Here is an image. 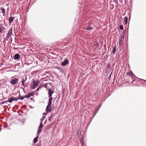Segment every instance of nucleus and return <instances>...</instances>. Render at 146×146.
<instances>
[{
  "label": "nucleus",
  "instance_id": "12",
  "mask_svg": "<svg viewBox=\"0 0 146 146\" xmlns=\"http://www.w3.org/2000/svg\"><path fill=\"white\" fill-rule=\"evenodd\" d=\"M52 97H50L48 100V106H50L52 104Z\"/></svg>",
  "mask_w": 146,
  "mask_h": 146
},
{
  "label": "nucleus",
  "instance_id": "32",
  "mask_svg": "<svg viewBox=\"0 0 146 146\" xmlns=\"http://www.w3.org/2000/svg\"><path fill=\"white\" fill-rule=\"evenodd\" d=\"M95 46L96 47H98V44L97 42H96V43H95Z\"/></svg>",
  "mask_w": 146,
  "mask_h": 146
},
{
  "label": "nucleus",
  "instance_id": "40",
  "mask_svg": "<svg viewBox=\"0 0 146 146\" xmlns=\"http://www.w3.org/2000/svg\"><path fill=\"white\" fill-rule=\"evenodd\" d=\"M30 99L31 100H33V98H31Z\"/></svg>",
  "mask_w": 146,
  "mask_h": 146
},
{
  "label": "nucleus",
  "instance_id": "35",
  "mask_svg": "<svg viewBox=\"0 0 146 146\" xmlns=\"http://www.w3.org/2000/svg\"><path fill=\"white\" fill-rule=\"evenodd\" d=\"M128 80V82L129 83H130L129 81H132V79H130L129 78V79Z\"/></svg>",
  "mask_w": 146,
  "mask_h": 146
},
{
  "label": "nucleus",
  "instance_id": "16",
  "mask_svg": "<svg viewBox=\"0 0 146 146\" xmlns=\"http://www.w3.org/2000/svg\"><path fill=\"white\" fill-rule=\"evenodd\" d=\"M31 94H29V93L28 94H26L25 96V98H30L31 96H32V95Z\"/></svg>",
  "mask_w": 146,
  "mask_h": 146
},
{
  "label": "nucleus",
  "instance_id": "46",
  "mask_svg": "<svg viewBox=\"0 0 146 146\" xmlns=\"http://www.w3.org/2000/svg\"><path fill=\"white\" fill-rule=\"evenodd\" d=\"M46 121H45V122H44V123L45 124V123H46Z\"/></svg>",
  "mask_w": 146,
  "mask_h": 146
},
{
  "label": "nucleus",
  "instance_id": "10",
  "mask_svg": "<svg viewBox=\"0 0 146 146\" xmlns=\"http://www.w3.org/2000/svg\"><path fill=\"white\" fill-rule=\"evenodd\" d=\"M68 60L66 59L64 60V61L61 63V65L63 66H65L68 63Z\"/></svg>",
  "mask_w": 146,
  "mask_h": 146
},
{
  "label": "nucleus",
  "instance_id": "31",
  "mask_svg": "<svg viewBox=\"0 0 146 146\" xmlns=\"http://www.w3.org/2000/svg\"><path fill=\"white\" fill-rule=\"evenodd\" d=\"M76 133L77 134H79V133H81V131L79 129H78L76 132Z\"/></svg>",
  "mask_w": 146,
  "mask_h": 146
},
{
  "label": "nucleus",
  "instance_id": "3",
  "mask_svg": "<svg viewBox=\"0 0 146 146\" xmlns=\"http://www.w3.org/2000/svg\"><path fill=\"white\" fill-rule=\"evenodd\" d=\"M133 74L132 72L127 73V77H129V78L130 79H132V81H130V82H133L134 81H135V78H134L133 77Z\"/></svg>",
  "mask_w": 146,
  "mask_h": 146
},
{
  "label": "nucleus",
  "instance_id": "42",
  "mask_svg": "<svg viewBox=\"0 0 146 146\" xmlns=\"http://www.w3.org/2000/svg\"><path fill=\"white\" fill-rule=\"evenodd\" d=\"M141 80L142 81H145V82H146V80H143V79H141Z\"/></svg>",
  "mask_w": 146,
  "mask_h": 146
},
{
  "label": "nucleus",
  "instance_id": "11",
  "mask_svg": "<svg viewBox=\"0 0 146 146\" xmlns=\"http://www.w3.org/2000/svg\"><path fill=\"white\" fill-rule=\"evenodd\" d=\"M99 110V108H96V109H95V111H94V112H93V115L92 116V119H93V118H94V117L95 116V115H96V113H97V112ZM92 120H91V121L89 123H90L91 122Z\"/></svg>",
  "mask_w": 146,
  "mask_h": 146
},
{
  "label": "nucleus",
  "instance_id": "41",
  "mask_svg": "<svg viewBox=\"0 0 146 146\" xmlns=\"http://www.w3.org/2000/svg\"><path fill=\"white\" fill-rule=\"evenodd\" d=\"M5 103L6 104H7V103L8 102V100L7 101H5Z\"/></svg>",
  "mask_w": 146,
  "mask_h": 146
},
{
  "label": "nucleus",
  "instance_id": "26",
  "mask_svg": "<svg viewBox=\"0 0 146 146\" xmlns=\"http://www.w3.org/2000/svg\"><path fill=\"white\" fill-rule=\"evenodd\" d=\"M42 88V86H40L39 87H38L37 89H36V91H35V92H38V90L41 88Z\"/></svg>",
  "mask_w": 146,
  "mask_h": 146
},
{
  "label": "nucleus",
  "instance_id": "23",
  "mask_svg": "<svg viewBox=\"0 0 146 146\" xmlns=\"http://www.w3.org/2000/svg\"><path fill=\"white\" fill-rule=\"evenodd\" d=\"M45 117L46 116H42L41 118L40 119V122H42V121L44 120Z\"/></svg>",
  "mask_w": 146,
  "mask_h": 146
},
{
  "label": "nucleus",
  "instance_id": "9",
  "mask_svg": "<svg viewBox=\"0 0 146 146\" xmlns=\"http://www.w3.org/2000/svg\"><path fill=\"white\" fill-rule=\"evenodd\" d=\"M124 40V35H122L120 38L119 40V45H122V42Z\"/></svg>",
  "mask_w": 146,
  "mask_h": 146
},
{
  "label": "nucleus",
  "instance_id": "6",
  "mask_svg": "<svg viewBox=\"0 0 146 146\" xmlns=\"http://www.w3.org/2000/svg\"><path fill=\"white\" fill-rule=\"evenodd\" d=\"M5 28L3 26V24H0V33L2 34L5 32Z\"/></svg>",
  "mask_w": 146,
  "mask_h": 146
},
{
  "label": "nucleus",
  "instance_id": "28",
  "mask_svg": "<svg viewBox=\"0 0 146 146\" xmlns=\"http://www.w3.org/2000/svg\"><path fill=\"white\" fill-rule=\"evenodd\" d=\"M57 69H58L59 70H60V71H62V69L61 68H60V67H58L57 68Z\"/></svg>",
  "mask_w": 146,
  "mask_h": 146
},
{
  "label": "nucleus",
  "instance_id": "18",
  "mask_svg": "<svg viewBox=\"0 0 146 146\" xmlns=\"http://www.w3.org/2000/svg\"><path fill=\"white\" fill-rule=\"evenodd\" d=\"M38 137V136H37L34 139L33 141V142L34 143H36L37 141Z\"/></svg>",
  "mask_w": 146,
  "mask_h": 146
},
{
  "label": "nucleus",
  "instance_id": "36",
  "mask_svg": "<svg viewBox=\"0 0 146 146\" xmlns=\"http://www.w3.org/2000/svg\"><path fill=\"white\" fill-rule=\"evenodd\" d=\"M5 103V102H2L1 103H0V105L1 104H3Z\"/></svg>",
  "mask_w": 146,
  "mask_h": 146
},
{
  "label": "nucleus",
  "instance_id": "47",
  "mask_svg": "<svg viewBox=\"0 0 146 146\" xmlns=\"http://www.w3.org/2000/svg\"><path fill=\"white\" fill-rule=\"evenodd\" d=\"M14 45L15 44L13 43V45Z\"/></svg>",
  "mask_w": 146,
  "mask_h": 146
},
{
  "label": "nucleus",
  "instance_id": "4",
  "mask_svg": "<svg viewBox=\"0 0 146 146\" xmlns=\"http://www.w3.org/2000/svg\"><path fill=\"white\" fill-rule=\"evenodd\" d=\"M18 99L19 98H18L12 97L8 99V101L9 102L11 103L14 101H17L18 100Z\"/></svg>",
  "mask_w": 146,
  "mask_h": 146
},
{
  "label": "nucleus",
  "instance_id": "37",
  "mask_svg": "<svg viewBox=\"0 0 146 146\" xmlns=\"http://www.w3.org/2000/svg\"><path fill=\"white\" fill-rule=\"evenodd\" d=\"M36 146H41L40 145V144H39V143H38L36 145Z\"/></svg>",
  "mask_w": 146,
  "mask_h": 146
},
{
  "label": "nucleus",
  "instance_id": "33",
  "mask_svg": "<svg viewBox=\"0 0 146 146\" xmlns=\"http://www.w3.org/2000/svg\"><path fill=\"white\" fill-rule=\"evenodd\" d=\"M18 49H19V48L15 47V46H13V49L14 50H17Z\"/></svg>",
  "mask_w": 146,
  "mask_h": 146
},
{
  "label": "nucleus",
  "instance_id": "24",
  "mask_svg": "<svg viewBox=\"0 0 146 146\" xmlns=\"http://www.w3.org/2000/svg\"><path fill=\"white\" fill-rule=\"evenodd\" d=\"M25 80H24V79H23L22 80V84L23 86H24V85H25L24 83H25Z\"/></svg>",
  "mask_w": 146,
  "mask_h": 146
},
{
  "label": "nucleus",
  "instance_id": "39",
  "mask_svg": "<svg viewBox=\"0 0 146 146\" xmlns=\"http://www.w3.org/2000/svg\"><path fill=\"white\" fill-rule=\"evenodd\" d=\"M101 105H99L98 108H99V109L100 108V107H101Z\"/></svg>",
  "mask_w": 146,
  "mask_h": 146
},
{
  "label": "nucleus",
  "instance_id": "43",
  "mask_svg": "<svg viewBox=\"0 0 146 146\" xmlns=\"http://www.w3.org/2000/svg\"><path fill=\"white\" fill-rule=\"evenodd\" d=\"M30 108H33V107H32V106H30Z\"/></svg>",
  "mask_w": 146,
  "mask_h": 146
},
{
  "label": "nucleus",
  "instance_id": "38",
  "mask_svg": "<svg viewBox=\"0 0 146 146\" xmlns=\"http://www.w3.org/2000/svg\"><path fill=\"white\" fill-rule=\"evenodd\" d=\"M47 113V112H44V113H43V115H44L46 114Z\"/></svg>",
  "mask_w": 146,
  "mask_h": 146
},
{
  "label": "nucleus",
  "instance_id": "2",
  "mask_svg": "<svg viewBox=\"0 0 146 146\" xmlns=\"http://www.w3.org/2000/svg\"><path fill=\"white\" fill-rule=\"evenodd\" d=\"M39 81L37 80L36 81H35L34 80H33V84L32 86H31V88L33 89H35L36 87H37L38 86Z\"/></svg>",
  "mask_w": 146,
  "mask_h": 146
},
{
  "label": "nucleus",
  "instance_id": "14",
  "mask_svg": "<svg viewBox=\"0 0 146 146\" xmlns=\"http://www.w3.org/2000/svg\"><path fill=\"white\" fill-rule=\"evenodd\" d=\"M48 105L47 106V107H46V110L47 111H50L51 110H52V108L51 105H50V106H48Z\"/></svg>",
  "mask_w": 146,
  "mask_h": 146
},
{
  "label": "nucleus",
  "instance_id": "15",
  "mask_svg": "<svg viewBox=\"0 0 146 146\" xmlns=\"http://www.w3.org/2000/svg\"><path fill=\"white\" fill-rule=\"evenodd\" d=\"M14 19V17H9V24H11L13 21Z\"/></svg>",
  "mask_w": 146,
  "mask_h": 146
},
{
  "label": "nucleus",
  "instance_id": "30",
  "mask_svg": "<svg viewBox=\"0 0 146 146\" xmlns=\"http://www.w3.org/2000/svg\"><path fill=\"white\" fill-rule=\"evenodd\" d=\"M107 69H108L109 68H110V65L109 64H108L107 65Z\"/></svg>",
  "mask_w": 146,
  "mask_h": 146
},
{
  "label": "nucleus",
  "instance_id": "13",
  "mask_svg": "<svg viewBox=\"0 0 146 146\" xmlns=\"http://www.w3.org/2000/svg\"><path fill=\"white\" fill-rule=\"evenodd\" d=\"M20 55L19 54H16L14 56V58L15 60H18L19 59Z\"/></svg>",
  "mask_w": 146,
  "mask_h": 146
},
{
  "label": "nucleus",
  "instance_id": "29",
  "mask_svg": "<svg viewBox=\"0 0 146 146\" xmlns=\"http://www.w3.org/2000/svg\"><path fill=\"white\" fill-rule=\"evenodd\" d=\"M47 86V84H44L43 85V86L45 88H46Z\"/></svg>",
  "mask_w": 146,
  "mask_h": 146
},
{
  "label": "nucleus",
  "instance_id": "45",
  "mask_svg": "<svg viewBox=\"0 0 146 146\" xmlns=\"http://www.w3.org/2000/svg\"><path fill=\"white\" fill-rule=\"evenodd\" d=\"M51 117V115L50 116L49 118L48 119V120L49 121H50V118Z\"/></svg>",
  "mask_w": 146,
  "mask_h": 146
},
{
  "label": "nucleus",
  "instance_id": "7",
  "mask_svg": "<svg viewBox=\"0 0 146 146\" xmlns=\"http://www.w3.org/2000/svg\"><path fill=\"white\" fill-rule=\"evenodd\" d=\"M53 93V90L52 88H50L48 90V94L49 97H51Z\"/></svg>",
  "mask_w": 146,
  "mask_h": 146
},
{
  "label": "nucleus",
  "instance_id": "17",
  "mask_svg": "<svg viewBox=\"0 0 146 146\" xmlns=\"http://www.w3.org/2000/svg\"><path fill=\"white\" fill-rule=\"evenodd\" d=\"M124 21L125 22V25H126L127 23L128 18L127 17H125L124 18Z\"/></svg>",
  "mask_w": 146,
  "mask_h": 146
},
{
  "label": "nucleus",
  "instance_id": "21",
  "mask_svg": "<svg viewBox=\"0 0 146 146\" xmlns=\"http://www.w3.org/2000/svg\"><path fill=\"white\" fill-rule=\"evenodd\" d=\"M1 11L3 14V16H5V10L4 8H2L1 9Z\"/></svg>",
  "mask_w": 146,
  "mask_h": 146
},
{
  "label": "nucleus",
  "instance_id": "22",
  "mask_svg": "<svg viewBox=\"0 0 146 146\" xmlns=\"http://www.w3.org/2000/svg\"><path fill=\"white\" fill-rule=\"evenodd\" d=\"M25 98V96L24 97H23L21 96L20 95H19V99H20L21 100H23Z\"/></svg>",
  "mask_w": 146,
  "mask_h": 146
},
{
  "label": "nucleus",
  "instance_id": "5",
  "mask_svg": "<svg viewBox=\"0 0 146 146\" xmlns=\"http://www.w3.org/2000/svg\"><path fill=\"white\" fill-rule=\"evenodd\" d=\"M43 127V125L42 124V122H40V124L38 126V130L37 133L38 134H39L40 133L41 131L42 130V128Z\"/></svg>",
  "mask_w": 146,
  "mask_h": 146
},
{
  "label": "nucleus",
  "instance_id": "1",
  "mask_svg": "<svg viewBox=\"0 0 146 146\" xmlns=\"http://www.w3.org/2000/svg\"><path fill=\"white\" fill-rule=\"evenodd\" d=\"M12 31L13 30L12 28H11L8 31L7 35L6 36V37L5 38L4 41L3 42L5 44V41H8L12 35H13L12 33Z\"/></svg>",
  "mask_w": 146,
  "mask_h": 146
},
{
  "label": "nucleus",
  "instance_id": "27",
  "mask_svg": "<svg viewBox=\"0 0 146 146\" xmlns=\"http://www.w3.org/2000/svg\"><path fill=\"white\" fill-rule=\"evenodd\" d=\"M81 143L82 145V146H84V142L82 140L81 141Z\"/></svg>",
  "mask_w": 146,
  "mask_h": 146
},
{
  "label": "nucleus",
  "instance_id": "8",
  "mask_svg": "<svg viewBox=\"0 0 146 146\" xmlns=\"http://www.w3.org/2000/svg\"><path fill=\"white\" fill-rule=\"evenodd\" d=\"M18 79L16 78H14L11 81V83L12 84H16L18 82Z\"/></svg>",
  "mask_w": 146,
  "mask_h": 146
},
{
  "label": "nucleus",
  "instance_id": "19",
  "mask_svg": "<svg viewBox=\"0 0 146 146\" xmlns=\"http://www.w3.org/2000/svg\"><path fill=\"white\" fill-rule=\"evenodd\" d=\"M116 47L115 46H114L113 48L112 52L114 54H115V51L116 50Z\"/></svg>",
  "mask_w": 146,
  "mask_h": 146
},
{
  "label": "nucleus",
  "instance_id": "25",
  "mask_svg": "<svg viewBox=\"0 0 146 146\" xmlns=\"http://www.w3.org/2000/svg\"><path fill=\"white\" fill-rule=\"evenodd\" d=\"M119 28L121 30H123V27L122 25H120L119 26Z\"/></svg>",
  "mask_w": 146,
  "mask_h": 146
},
{
  "label": "nucleus",
  "instance_id": "34",
  "mask_svg": "<svg viewBox=\"0 0 146 146\" xmlns=\"http://www.w3.org/2000/svg\"><path fill=\"white\" fill-rule=\"evenodd\" d=\"M35 92H31L29 93V94H31L32 95V96H33V94H34L35 93Z\"/></svg>",
  "mask_w": 146,
  "mask_h": 146
},
{
  "label": "nucleus",
  "instance_id": "20",
  "mask_svg": "<svg viewBox=\"0 0 146 146\" xmlns=\"http://www.w3.org/2000/svg\"><path fill=\"white\" fill-rule=\"evenodd\" d=\"M93 28L90 26H88L87 28L85 29V30L88 31H90Z\"/></svg>",
  "mask_w": 146,
  "mask_h": 146
},
{
  "label": "nucleus",
  "instance_id": "44",
  "mask_svg": "<svg viewBox=\"0 0 146 146\" xmlns=\"http://www.w3.org/2000/svg\"><path fill=\"white\" fill-rule=\"evenodd\" d=\"M130 17H131V15H129V20H130Z\"/></svg>",
  "mask_w": 146,
  "mask_h": 146
}]
</instances>
